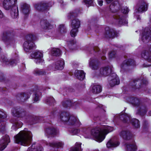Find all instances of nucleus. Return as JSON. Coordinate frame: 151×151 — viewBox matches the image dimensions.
<instances>
[{
	"label": "nucleus",
	"instance_id": "nucleus-4",
	"mask_svg": "<svg viewBox=\"0 0 151 151\" xmlns=\"http://www.w3.org/2000/svg\"><path fill=\"white\" fill-rule=\"evenodd\" d=\"M36 39V36L35 35L31 34L27 36V40L24 42L23 46L24 49L26 52H31L35 47L34 41Z\"/></svg>",
	"mask_w": 151,
	"mask_h": 151
},
{
	"label": "nucleus",
	"instance_id": "nucleus-45",
	"mask_svg": "<svg viewBox=\"0 0 151 151\" xmlns=\"http://www.w3.org/2000/svg\"><path fill=\"white\" fill-rule=\"evenodd\" d=\"M41 94L40 92H37L36 93H34L33 96V100L35 101L36 102L39 100L40 96L41 95Z\"/></svg>",
	"mask_w": 151,
	"mask_h": 151
},
{
	"label": "nucleus",
	"instance_id": "nucleus-64",
	"mask_svg": "<svg viewBox=\"0 0 151 151\" xmlns=\"http://www.w3.org/2000/svg\"><path fill=\"white\" fill-rule=\"evenodd\" d=\"M106 57H105L103 56L101 58L102 60H104L105 58Z\"/></svg>",
	"mask_w": 151,
	"mask_h": 151
},
{
	"label": "nucleus",
	"instance_id": "nucleus-53",
	"mask_svg": "<svg viewBox=\"0 0 151 151\" xmlns=\"http://www.w3.org/2000/svg\"><path fill=\"white\" fill-rule=\"evenodd\" d=\"M122 11L124 14L127 13L129 11V9L127 7H124L122 8Z\"/></svg>",
	"mask_w": 151,
	"mask_h": 151
},
{
	"label": "nucleus",
	"instance_id": "nucleus-6",
	"mask_svg": "<svg viewBox=\"0 0 151 151\" xmlns=\"http://www.w3.org/2000/svg\"><path fill=\"white\" fill-rule=\"evenodd\" d=\"M80 26V21L77 19L72 20L71 22V26L73 28L70 32L71 37H75L78 31V29Z\"/></svg>",
	"mask_w": 151,
	"mask_h": 151
},
{
	"label": "nucleus",
	"instance_id": "nucleus-17",
	"mask_svg": "<svg viewBox=\"0 0 151 151\" xmlns=\"http://www.w3.org/2000/svg\"><path fill=\"white\" fill-rule=\"evenodd\" d=\"M135 65L136 63L134 60L129 59L125 60L121 65V67L123 69H127L128 67Z\"/></svg>",
	"mask_w": 151,
	"mask_h": 151
},
{
	"label": "nucleus",
	"instance_id": "nucleus-42",
	"mask_svg": "<svg viewBox=\"0 0 151 151\" xmlns=\"http://www.w3.org/2000/svg\"><path fill=\"white\" fill-rule=\"evenodd\" d=\"M50 145L53 147H62L63 146V144L61 142H54L50 143Z\"/></svg>",
	"mask_w": 151,
	"mask_h": 151
},
{
	"label": "nucleus",
	"instance_id": "nucleus-62",
	"mask_svg": "<svg viewBox=\"0 0 151 151\" xmlns=\"http://www.w3.org/2000/svg\"><path fill=\"white\" fill-rule=\"evenodd\" d=\"M148 114L150 116H151V111H150L148 112Z\"/></svg>",
	"mask_w": 151,
	"mask_h": 151
},
{
	"label": "nucleus",
	"instance_id": "nucleus-37",
	"mask_svg": "<svg viewBox=\"0 0 151 151\" xmlns=\"http://www.w3.org/2000/svg\"><path fill=\"white\" fill-rule=\"evenodd\" d=\"M35 143L32 144L31 146V147L29 148L27 151H42L43 148L40 145L38 146V147L35 148Z\"/></svg>",
	"mask_w": 151,
	"mask_h": 151
},
{
	"label": "nucleus",
	"instance_id": "nucleus-19",
	"mask_svg": "<svg viewBox=\"0 0 151 151\" xmlns=\"http://www.w3.org/2000/svg\"><path fill=\"white\" fill-rule=\"evenodd\" d=\"M119 135L124 139L127 140L130 139L132 137V134L129 131L123 130L119 133Z\"/></svg>",
	"mask_w": 151,
	"mask_h": 151
},
{
	"label": "nucleus",
	"instance_id": "nucleus-43",
	"mask_svg": "<svg viewBox=\"0 0 151 151\" xmlns=\"http://www.w3.org/2000/svg\"><path fill=\"white\" fill-rule=\"evenodd\" d=\"M13 127H16L17 128H19L21 127L22 125V123L18 120H15L13 122Z\"/></svg>",
	"mask_w": 151,
	"mask_h": 151
},
{
	"label": "nucleus",
	"instance_id": "nucleus-50",
	"mask_svg": "<svg viewBox=\"0 0 151 151\" xmlns=\"http://www.w3.org/2000/svg\"><path fill=\"white\" fill-rule=\"evenodd\" d=\"M71 102L70 101L68 100L65 101L63 102L62 105L64 107H67L71 105Z\"/></svg>",
	"mask_w": 151,
	"mask_h": 151
},
{
	"label": "nucleus",
	"instance_id": "nucleus-16",
	"mask_svg": "<svg viewBox=\"0 0 151 151\" xmlns=\"http://www.w3.org/2000/svg\"><path fill=\"white\" fill-rule=\"evenodd\" d=\"M10 142V138L8 135H5L3 136L0 140V151L4 150Z\"/></svg>",
	"mask_w": 151,
	"mask_h": 151
},
{
	"label": "nucleus",
	"instance_id": "nucleus-9",
	"mask_svg": "<svg viewBox=\"0 0 151 151\" xmlns=\"http://www.w3.org/2000/svg\"><path fill=\"white\" fill-rule=\"evenodd\" d=\"M114 17L116 24L119 25H125L127 23L125 16L122 13H117L114 16Z\"/></svg>",
	"mask_w": 151,
	"mask_h": 151
},
{
	"label": "nucleus",
	"instance_id": "nucleus-31",
	"mask_svg": "<svg viewBox=\"0 0 151 151\" xmlns=\"http://www.w3.org/2000/svg\"><path fill=\"white\" fill-rule=\"evenodd\" d=\"M119 144V143L118 141H114L113 139H111L108 142L106 146L108 148L116 147L118 146Z\"/></svg>",
	"mask_w": 151,
	"mask_h": 151
},
{
	"label": "nucleus",
	"instance_id": "nucleus-46",
	"mask_svg": "<svg viewBox=\"0 0 151 151\" xmlns=\"http://www.w3.org/2000/svg\"><path fill=\"white\" fill-rule=\"evenodd\" d=\"M77 15L78 14L76 12H72L68 14V19H70L77 17Z\"/></svg>",
	"mask_w": 151,
	"mask_h": 151
},
{
	"label": "nucleus",
	"instance_id": "nucleus-41",
	"mask_svg": "<svg viewBox=\"0 0 151 151\" xmlns=\"http://www.w3.org/2000/svg\"><path fill=\"white\" fill-rule=\"evenodd\" d=\"M132 125L135 128L139 127L140 125L139 121L136 119H132L131 121Z\"/></svg>",
	"mask_w": 151,
	"mask_h": 151
},
{
	"label": "nucleus",
	"instance_id": "nucleus-22",
	"mask_svg": "<svg viewBox=\"0 0 151 151\" xmlns=\"http://www.w3.org/2000/svg\"><path fill=\"white\" fill-rule=\"evenodd\" d=\"M137 107L139 108L137 112V114L142 116L146 114L147 111V109L144 104L141 103L139 106Z\"/></svg>",
	"mask_w": 151,
	"mask_h": 151
},
{
	"label": "nucleus",
	"instance_id": "nucleus-29",
	"mask_svg": "<svg viewBox=\"0 0 151 151\" xmlns=\"http://www.w3.org/2000/svg\"><path fill=\"white\" fill-rule=\"evenodd\" d=\"M64 65V60L62 59H61L57 61L55 63V67L56 69L61 70L63 68Z\"/></svg>",
	"mask_w": 151,
	"mask_h": 151
},
{
	"label": "nucleus",
	"instance_id": "nucleus-51",
	"mask_svg": "<svg viewBox=\"0 0 151 151\" xmlns=\"http://www.w3.org/2000/svg\"><path fill=\"white\" fill-rule=\"evenodd\" d=\"M80 131L77 128L73 129L71 130L70 132L73 135L79 133Z\"/></svg>",
	"mask_w": 151,
	"mask_h": 151
},
{
	"label": "nucleus",
	"instance_id": "nucleus-36",
	"mask_svg": "<svg viewBox=\"0 0 151 151\" xmlns=\"http://www.w3.org/2000/svg\"><path fill=\"white\" fill-rule=\"evenodd\" d=\"M89 65L93 70H96L98 68V65L97 64L96 61L94 59L91 60L90 61Z\"/></svg>",
	"mask_w": 151,
	"mask_h": 151
},
{
	"label": "nucleus",
	"instance_id": "nucleus-49",
	"mask_svg": "<svg viewBox=\"0 0 151 151\" xmlns=\"http://www.w3.org/2000/svg\"><path fill=\"white\" fill-rule=\"evenodd\" d=\"M60 31L61 33L66 32V29L64 25L63 24H61L59 25V27Z\"/></svg>",
	"mask_w": 151,
	"mask_h": 151
},
{
	"label": "nucleus",
	"instance_id": "nucleus-61",
	"mask_svg": "<svg viewBox=\"0 0 151 151\" xmlns=\"http://www.w3.org/2000/svg\"><path fill=\"white\" fill-rule=\"evenodd\" d=\"M106 3L108 4H109L110 3L111 1H112L113 0H105Z\"/></svg>",
	"mask_w": 151,
	"mask_h": 151
},
{
	"label": "nucleus",
	"instance_id": "nucleus-54",
	"mask_svg": "<svg viewBox=\"0 0 151 151\" xmlns=\"http://www.w3.org/2000/svg\"><path fill=\"white\" fill-rule=\"evenodd\" d=\"M6 117V114L2 111H0V118L4 119Z\"/></svg>",
	"mask_w": 151,
	"mask_h": 151
},
{
	"label": "nucleus",
	"instance_id": "nucleus-24",
	"mask_svg": "<svg viewBox=\"0 0 151 151\" xmlns=\"http://www.w3.org/2000/svg\"><path fill=\"white\" fill-rule=\"evenodd\" d=\"M1 61L3 63L11 65H15L17 64V62L16 60L12 59L8 60L6 57H2L1 58Z\"/></svg>",
	"mask_w": 151,
	"mask_h": 151
},
{
	"label": "nucleus",
	"instance_id": "nucleus-12",
	"mask_svg": "<svg viewBox=\"0 0 151 151\" xmlns=\"http://www.w3.org/2000/svg\"><path fill=\"white\" fill-rule=\"evenodd\" d=\"M109 83L111 87L117 85L119 83V80L118 76L115 73L111 74L108 78Z\"/></svg>",
	"mask_w": 151,
	"mask_h": 151
},
{
	"label": "nucleus",
	"instance_id": "nucleus-13",
	"mask_svg": "<svg viewBox=\"0 0 151 151\" xmlns=\"http://www.w3.org/2000/svg\"><path fill=\"white\" fill-rule=\"evenodd\" d=\"M147 9V5L144 1H140L136 7L135 11L137 12H142L146 11Z\"/></svg>",
	"mask_w": 151,
	"mask_h": 151
},
{
	"label": "nucleus",
	"instance_id": "nucleus-5",
	"mask_svg": "<svg viewBox=\"0 0 151 151\" xmlns=\"http://www.w3.org/2000/svg\"><path fill=\"white\" fill-rule=\"evenodd\" d=\"M12 113L14 116L17 117L28 120V121H32V117L31 115L28 114L23 109H13L12 110Z\"/></svg>",
	"mask_w": 151,
	"mask_h": 151
},
{
	"label": "nucleus",
	"instance_id": "nucleus-63",
	"mask_svg": "<svg viewBox=\"0 0 151 151\" xmlns=\"http://www.w3.org/2000/svg\"><path fill=\"white\" fill-rule=\"evenodd\" d=\"M59 2L60 3L62 4L63 2V1L62 0H60L59 1Z\"/></svg>",
	"mask_w": 151,
	"mask_h": 151
},
{
	"label": "nucleus",
	"instance_id": "nucleus-48",
	"mask_svg": "<svg viewBox=\"0 0 151 151\" xmlns=\"http://www.w3.org/2000/svg\"><path fill=\"white\" fill-rule=\"evenodd\" d=\"M83 2L87 6H92L93 4V0H83Z\"/></svg>",
	"mask_w": 151,
	"mask_h": 151
},
{
	"label": "nucleus",
	"instance_id": "nucleus-55",
	"mask_svg": "<svg viewBox=\"0 0 151 151\" xmlns=\"http://www.w3.org/2000/svg\"><path fill=\"white\" fill-rule=\"evenodd\" d=\"M116 54V52L115 51H113L110 52L109 54V57L110 58H111L114 57Z\"/></svg>",
	"mask_w": 151,
	"mask_h": 151
},
{
	"label": "nucleus",
	"instance_id": "nucleus-8",
	"mask_svg": "<svg viewBox=\"0 0 151 151\" xmlns=\"http://www.w3.org/2000/svg\"><path fill=\"white\" fill-rule=\"evenodd\" d=\"M31 56L32 58L35 59V62L37 64L42 63L44 61L43 59V53L40 51L36 50L33 52L31 54Z\"/></svg>",
	"mask_w": 151,
	"mask_h": 151
},
{
	"label": "nucleus",
	"instance_id": "nucleus-2",
	"mask_svg": "<svg viewBox=\"0 0 151 151\" xmlns=\"http://www.w3.org/2000/svg\"><path fill=\"white\" fill-rule=\"evenodd\" d=\"M26 129L21 131L14 137L15 143L26 146L29 144L32 139V134L31 132L26 130Z\"/></svg>",
	"mask_w": 151,
	"mask_h": 151
},
{
	"label": "nucleus",
	"instance_id": "nucleus-21",
	"mask_svg": "<svg viewBox=\"0 0 151 151\" xmlns=\"http://www.w3.org/2000/svg\"><path fill=\"white\" fill-rule=\"evenodd\" d=\"M141 55L148 62H151V46L149 49L143 51Z\"/></svg>",
	"mask_w": 151,
	"mask_h": 151
},
{
	"label": "nucleus",
	"instance_id": "nucleus-38",
	"mask_svg": "<svg viewBox=\"0 0 151 151\" xmlns=\"http://www.w3.org/2000/svg\"><path fill=\"white\" fill-rule=\"evenodd\" d=\"M51 54L53 56H59L61 53L59 49L56 48H53L51 50Z\"/></svg>",
	"mask_w": 151,
	"mask_h": 151
},
{
	"label": "nucleus",
	"instance_id": "nucleus-27",
	"mask_svg": "<svg viewBox=\"0 0 151 151\" xmlns=\"http://www.w3.org/2000/svg\"><path fill=\"white\" fill-rule=\"evenodd\" d=\"M40 24L42 28L45 29L50 28L52 27L47 20H42L40 22Z\"/></svg>",
	"mask_w": 151,
	"mask_h": 151
},
{
	"label": "nucleus",
	"instance_id": "nucleus-56",
	"mask_svg": "<svg viewBox=\"0 0 151 151\" xmlns=\"http://www.w3.org/2000/svg\"><path fill=\"white\" fill-rule=\"evenodd\" d=\"M47 72L44 70L40 69V76L45 75Z\"/></svg>",
	"mask_w": 151,
	"mask_h": 151
},
{
	"label": "nucleus",
	"instance_id": "nucleus-18",
	"mask_svg": "<svg viewBox=\"0 0 151 151\" xmlns=\"http://www.w3.org/2000/svg\"><path fill=\"white\" fill-rule=\"evenodd\" d=\"M31 93L29 92L21 93H18L16 96V99L19 101L24 102L30 97Z\"/></svg>",
	"mask_w": 151,
	"mask_h": 151
},
{
	"label": "nucleus",
	"instance_id": "nucleus-7",
	"mask_svg": "<svg viewBox=\"0 0 151 151\" xmlns=\"http://www.w3.org/2000/svg\"><path fill=\"white\" fill-rule=\"evenodd\" d=\"M142 40L145 43L151 40V28L147 27L145 28L142 34Z\"/></svg>",
	"mask_w": 151,
	"mask_h": 151
},
{
	"label": "nucleus",
	"instance_id": "nucleus-26",
	"mask_svg": "<svg viewBox=\"0 0 151 151\" xmlns=\"http://www.w3.org/2000/svg\"><path fill=\"white\" fill-rule=\"evenodd\" d=\"M127 101L132 104L135 106H138L141 104L139 99L136 98L130 97L129 98Z\"/></svg>",
	"mask_w": 151,
	"mask_h": 151
},
{
	"label": "nucleus",
	"instance_id": "nucleus-57",
	"mask_svg": "<svg viewBox=\"0 0 151 151\" xmlns=\"http://www.w3.org/2000/svg\"><path fill=\"white\" fill-rule=\"evenodd\" d=\"M103 1L102 0H99L98 1L99 5L100 6H102L103 5Z\"/></svg>",
	"mask_w": 151,
	"mask_h": 151
},
{
	"label": "nucleus",
	"instance_id": "nucleus-47",
	"mask_svg": "<svg viewBox=\"0 0 151 151\" xmlns=\"http://www.w3.org/2000/svg\"><path fill=\"white\" fill-rule=\"evenodd\" d=\"M5 123L3 122H0V130L3 133L5 131Z\"/></svg>",
	"mask_w": 151,
	"mask_h": 151
},
{
	"label": "nucleus",
	"instance_id": "nucleus-32",
	"mask_svg": "<svg viewBox=\"0 0 151 151\" xmlns=\"http://www.w3.org/2000/svg\"><path fill=\"white\" fill-rule=\"evenodd\" d=\"M22 12L25 14H28L29 12V6L26 4H22L21 5Z\"/></svg>",
	"mask_w": 151,
	"mask_h": 151
},
{
	"label": "nucleus",
	"instance_id": "nucleus-39",
	"mask_svg": "<svg viewBox=\"0 0 151 151\" xmlns=\"http://www.w3.org/2000/svg\"><path fill=\"white\" fill-rule=\"evenodd\" d=\"M46 132L49 135L55 134L56 133V130L53 127H49L46 129Z\"/></svg>",
	"mask_w": 151,
	"mask_h": 151
},
{
	"label": "nucleus",
	"instance_id": "nucleus-30",
	"mask_svg": "<svg viewBox=\"0 0 151 151\" xmlns=\"http://www.w3.org/2000/svg\"><path fill=\"white\" fill-rule=\"evenodd\" d=\"M119 6L118 2L115 1L110 5L109 8L112 12H115L119 9Z\"/></svg>",
	"mask_w": 151,
	"mask_h": 151
},
{
	"label": "nucleus",
	"instance_id": "nucleus-34",
	"mask_svg": "<svg viewBox=\"0 0 151 151\" xmlns=\"http://www.w3.org/2000/svg\"><path fill=\"white\" fill-rule=\"evenodd\" d=\"M127 151H135L137 147L134 143H127L126 144Z\"/></svg>",
	"mask_w": 151,
	"mask_h": 151
},
{
	"label": "nucleus",
	"instance_id": "nucleus-20",
	"mask_svg": "<svg viewBox=\"0 0 151 151\" xmlns=\"http://www.w3.org/2000/svg\"><path fill=\"white\" fill-rule=\"evenodd\" d=\"M105 30L104 36L105 37L113 38L116 36V32L114 29L107 27L105 28Z\"/></svg>",
	"mask_w": 151,
	"mask_h": 151
},
{
	"label": "nucleus",
	"instance_id": "nucleus-59",
	"mask_svg": "<svg viewBox=\"0 0 151 151\" xmlns=\"http://www.w3.org/2000/svg\"><path fill=\"white\" fill-rule=\"evenodd\" d=\"M93 50L94 51H98L99 50V48L97 47H96L94 48Z\"/></svg>",
	"mask_w": 151,
	"mask_h": 151
},
{
	"label": "nucleus",
	"instance_id": "nucleus-15",
	"mask_svg": "<svg viewBox=\"0 0 151 151\" xmlns=\"http://www.w3.org/2000/svg\"><path fill=\"white\" fill-rule=\"evenodd\" d=\"M17 0H4L3 3V6L6 10L10 9L14 6H16Z\"/></svg>",
	"mask_w": 151,
	"mask_h": 151
},
{
	"label": "nucleus",
	"instance_id": "nucleus-25",
	"mask_svg": "<svg viewBox=\"0 0 151 151\" xmlns=\"http://www.w3.org/2000/svg\"><path fill=\"white\" fill-rule=\"evenodd\" d=\"M119 118L124 123H129L131 120L130 116L126 113L121 114L119 116Z\"/></svg>",
	"mask_w": 151,
	"mask_h": 151
},
{
	"label": "nucleus",
	"instance_id": "nucleus-33",
	"mask_svg": "<svg viewBox=\"0 0 151 151\" xmlns=\"http://www.w3.org/2000/svg\"><path fill=\"white\" fill-rule=\"evenodd\" d=\"M75 73L76 74L77 78L80 80H83L85 78V74L83 70H76Z\"/></svg>",
	"mask_w": 151,
	"mask_h": 151
},
{
	"label": "nucleus",
	"instance_id": "nucleus-44",
	"mask_svg": "<svg viewBox=\"0 0 151 151\" xmlns=\"http://www.w3.org/2000/svg\"><path fill=\"white\" fill-rule=\"evenodd\" d=\"M46 102L47 104L51 105L52 104H54L55 103V101L53 97H49L47 98L46 99Z\"/></svg>",
	"mask_w": 151,
	"mask_h": 151
},
{
	"label": "nucleus",
	"instance_id": "nucleus-58",
	"mask_svg": "<svg viewBox=\"0 0 151 151\" xmlns=\"http://www.w3.org/2000/svg\"><path fill=\"white\" fill-rule=\"evenodd\" d=\"M50 116L51 118H53L54 116V112H52Z\"/></svg>",
	"mask_w": 151,
	"mask_h": 151
},
{
	"label": "nucleus",
	"instance_id": "nucleus-52",
	"mask_svg": "<svg viewBox=\"0 0 151 151\" xmlns=\"http://www.w3.org/2000/svg\"><path fill=\"white\" fill-rule=\"evenodd\" d=\"M33 73L36 76H40V69H35L33 71Z\"/></svg>",
	"mask_w": 151,
	"mask_h": 151
},
{
	"label": "nucleus",
	"instance_id": "nucleus-14",
	"mask_svg": "<svg viewBox=\"0 0 151 151\" xmlns=\"http://www.w3.org/2000/svg\"><path fill=\"white\" fill-rule=\"evenodd\" d=\"M9 31H4L3 34L2 39L5 42H8L10 45H13L15 42L14 38L11 37Z\"/></svg>",
	"mask_w": 151,
	"mask_h": 151
},
{
	"label": "nucleus",
	"instance_id": "nucleus-11",
	"mask_svg": "<svg viewBox=\"0 0 151 151\" xmlns=\"http://www.w3.org/2000/svg\"><path fill=\"white\" fill-rule=\"evenodd\" d=\"M148 83L146 80L142 81L139 79H135L130 83V85L134 89H139L142 87V85H145Z\"/></svg>",
	"mask_w": 151,
	"mask_h": 151
},
{
	"label": "nucleus",
	"instance_id": "nucleus-28",
	"mask_svg": "<svg viewBox=\"0 0 151 151\" xmlns=\"http://www.w3.org/2000/svg\"><path fill=\"white\" fill-rule=\"evenodd\" d=\"M11 15L13 18H16L19 15V11L18 7L17 6H14L11 9Z\"/></svg>",
	"mask_w": 151,
	"mask_h": 151
},
{
	"label": "nucleus",
	"instance_id": "nucleus-35",
	"mask_svg": "<svg viewBox=\"0 0 151 151\" xmlns=\"http://www.w3.org/2000/svg\"><path fill=\"white\" fill-rule=\"evenodd\" d=\"M102 91L101 87L99 85L94 86L92 89V91L94 93H98L101 92Z\"/></svg>",
	"mask_w": 151,
	"mask_h": 151
},
{
	"label": "nucleus",
	"instance_id": "nucleus-23",
	"mask_svg": "<svg viewBox=\"0 0 151 151\" xmlns=\"http://www.w3.org/2000/svg\"><path fill=\"white\" fill-rule=\"evenodd\" d=\"M100 74L101 75L104 76H108L111 72V69H109L108 66L101 68L99 70Z\"/></svg>",
	"mask_w": 151,
	"mask_h": 151
},
{
	"label": "nucleus",
	"instance_id": "nucleus-1",
	"mask_svg": "<svg viewBox=\"0 0 151 151\" xmlns=\"http://www.w3.org/2000/svg\"><path fill=\"white\" fill-rule=\"evenodd\" d=\"M113 130L112 127L101 126L100 127L92 129L91 133L95 137L96 141L101 142L105 139L106 135Z\"/></svg>",
	"mask_w": 151,
	"mask_h": 151
},
{
	"label": "nucleus",
	"instance_id": "nucleus-40",
	"mask_svg": "<svg viewBox=\"0 0 151 151\" xmlns=\"http://www.w3.org/2000/svg\"><path fill=\"white\" fill-rule=\"evenodd\" d=\"M81 143H76L75 146L71 148L70 151H81Z\"/></svg>",
	"mask_w": 151,
	"mask_h": 151
},
{
	"label": "nucleus",
	"instance_id": "nucleus-10",
	"mask_svg": "<svg viewBox=\"0 0 151 151\" xmlns=\"http://www.w3.org/2000/svg\"><path fill=\"white\" fill-rule=\"evenodd\" d=\"M35 8L39 11L43 12L49 9V7L52 6L50 3L42 1L35 5Z\"/></svg>",
	"mask_w": 151,
	"mask_h": 151
},
{
	"label": "nucleus",
	"instance_id": "nucleus-60",
	"mask_svg": "<svg viewBox=\"0 0 151 151\" xmlns=\"http://www.w3.org/2000/svg\"><path fill=\"white\" fill-rule=\"evenodd\" d=\"M3 15L1 11L0 10V18H2L3 17Z\"/></svg>",
	"mask_w": 151,
	"mask_h": 151
},
{
	"label": "nucleus",
	"instance_id": "nucleus-3",
	"mask_svg": "<svg viewBox=\"0 0 151 151\" xmlns=\"http://www.w3.org/2000/svg\"><path fill=\"white\" fill-rule=\"evenodd\" d=\"M58 118L60 121L71 127H78L80 124L78 119L74 116H70L68 112H62L58 116Z\"/></svg>",
	"mask_w": 151,
	"mask_h": 151
}]
</instances>
